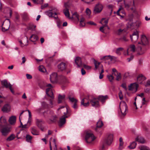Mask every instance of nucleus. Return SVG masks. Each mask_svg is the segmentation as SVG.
Segmentation results:
<instances>
[{
    "label": "nucleus",
    "mask_w": 150,
    "mask_h": 150,
    "mask_svg": "<svg viewBox=\"0 0 150 150\" xmlns=\"http://www.w3.org/2000/svg\"><path fill=\"white\" fill-rule=\"evenodd\" d=\"M131 40L133 43H137V54L140 55L143 54L145 50L144 47L148 43V40L146 36L142 35L141 38L139 40V33L137 31H134L132 35H130Z\"/></svg>",
    "instance_id": "nucleus-1"
},
{
    "label": "nucleus",
    "mask_w": 150,
    "mask_h": 150,
    "mask_svg": "<svg viewBox=\"0 0 150 150\" xmlns=\"http://www.w3.org/2000/svg\"><path fill=\"white\" fill-rule=\"evenodd\" d=\"M61 110V111H63L64 110L66 111V112H63L64 115L62 116L60 118L59 122V125L60 127L62 126L66 122V118L68 117V116L67 115L68 113V109L67 107L64 106H61L58 109V110Z\"/></svg>",
    "instance_id": "nucleus-2"
},
{
    "label": "nucleus",
    "mask_w": 150,
    "mask_h": 150,
    "mask_svg": "<svg viewBox=\"0 0 150 150\" xmlns=\"http://www.w3.org/2000/svg\"><path fill=\"white\" fill-rule=\"evenodd\" d=\"M96 139V137L91 132H87L85 136V139L86 142L89 144H92Z\"/></svg>",
    "instance_id": "nucleus-3"
},
{
    "label": "nucleus",
    "mask_w": 150,
    "mask_h": 150,
    "mask_svg": "<svg viewBox=\"0 0 150 150\" xmlns=\"http://www.w3.org/2000/svg\"><path fill=\"white\" fill-rule=\"evenodd\" d=\"M120 112L122 115H125L127 113V107L126 103L124 101H121L120 105Z\"/></svg>",
    "instance_id": "nucleus-4"
},
{
    "label": "nucleus",
    "mask_w": 150,
    "mask_h": 150,
    "mask_svg": "<svg viewBox=\"0 0 150 150\" xmlns=\"http://www.w3.org/2000/svg\"><path fill=\"white\" fill-rule=\"evenodd\" d=\"M1 127V128L0 129V132L2 135L4 136H6L11 132V127L8 126H2Z\"/></svg>",
    "instance_id": "nucleus-5"
},
{
    "label": "nucleus",
    "mask_w": 150,
    "mask_h": 150,
    "mask_svg": "<svg viewBox=\"0 0 150 150\" xmlns=\"http://www.w3.org/2000/svg\"><path fill=\"white\" fill-rule=\"evenodd\" d=\"M27 111L28 112V121L27 124L24 125H22V123L21 122V121L20 119V121L21 122V125H22V127L23 128H27L29 127L32 124V118L31 117V115L30 112L29 110H27Z\"/></svg>",
    "instance_id": "nucleus-6"
},
{
    "label": "nucleus",
    "mask_w": 150,
    "mask_h": 150,
    "mask_svg": "<svg viewBox=\"0 0 150 150\" xmlns=\"http://www.w3.org/2000/svg\"><path fill=\"white\" fill-rule=\"evenodd\" d=\"M59 83L62 85V88L64 89V87H65L67 86V84L69 83L68 79L64 76H61L59 79Z\"/></svg>",
    "instance_id": "nucleus-7"
},
{
    "label": "nucleus",
    "mask_w": 150,
    "mask_h": 150,
    "mask_svg": "<svg viewBox=\"0 0 150 150\" xmlns=\"http://www.w3.org/2000/svg\"><path fill=\"white\" fill-rule=\"evenodd\" d=\"M18 42L20 47H22L26 46L28 44L27 38L25 36L23 37L21 39L18 40Z\"/></svg>",
    "instance_id": "nucleus-8"
},
{
    "label": "nucleus",
    "mask_w": 150,
    "mask_h": 150,
    "mask_svg": "<svg viewBox=\"0 0 150 150\" xmlns=\"http://www.w3.org/2000/svg\"><path fill=\"white\" fill-rule=\"evenodd\" d=\"M56 9L54 8L53 9L49 10L45 12V14L48 16L49 17H53L55 19L57 18V16H56L57 14L56 12Z\"/></svg>",
    "instance_id": "nucleus-9"
},
{
    "label": "nucleus",
    "mask_w": 150,
    "mask_h": 150,
    "mask_svg": "<svg viewBox=\"0 0 150 150\" xmlns=\"http://www.w3.org/2000/svg\"><path fill=\"white\" fill-rule=\"evenodd\" d=\"M139 86V85L137 83L135 82L131 83L129 86V90L132 92L133 93L136 92Z\"/></svg>",
    "instance_id": "nucleus-10"
},
{
    "label": "nucleus",
    "mask_w": 150,
    "mask_h": 150,
    "mask_svg": "<svg viewBox=\"0 0 150 150\" xmlns=\"http://www.w3.org/2000/svg\"><path fill=\"white\" fill-rule=\"evenodd\" d=\"M146 79V77L142 74H139L137 78V83L140 84H144L145 83V81Z\"/></svg>",
    "instance_id": "nucleus-11"
},
{
    "label": "nucleus",
    "mask_w": 150,
    "mask_h": 150,
    "mask_svg": "<svg viewBox=\"0 0 150 150\" xmlns=\"http://www.w3.org/2000/svg\"><path fill=\"white\" fill-rule=\"evenodd\" d=\"M35 122L36 125L40 128L42 131H44V127L42 126V124L44 123L42 120L41 119H38L36 118L35 119Z\"/></svg>",
    "instance_id": "nucleus-12"
},
{
    "label": "nucleus",
    "mask_w": 150,
    "mask_h": 150,
    "mask_svg": "<svg viewBox=\"0 0 150 150\" xmlns=\"http://www.w3.org/2000/svg\"><path fill=\"white\" fill-rule=\"evenodd\" d=\"M103 6L102 4L98 3L95 6L93 10V12L95 13H100L102 10Z\"/></svg>",
    "instance_id": "nucleus-13"
},
{
    "label": "nucleus",
    "mask_w": 150,
    "mask_h": 150,
    "mask_svg": "<svg viewBox=\"0 0 150 150\" xmlns=\"http://www.w3.org/2000/svg\"><path fill=\"white\" fill-rule=\"evenodd\" d=\"M57 74L56 73H53L50 75V80L51 82L54 83L57 81Z\"/></svg>",
    "instance_id": "nucleus-14"
},
{
    "label": "nucleus",
    "mask_w": 150,
    "mask_h": 150,
    "mask_svg": "<svg viewBox=\"0 0 150 150\" xmlns=\"http://www.w3.org/2000/svg\"><path fill=\"white\" fill-rule=\"evenodd\" d=\"M11 106L9 104L5 105L1 108L2 111L5 113H8L11 110Z\"/></svg>",
    "instance_id": "nucleus-15"
},
{
    "label": "nucleus",
    "mask_w": 150,
    "mask_h": 150,
    "mask_svg": "<svg viewBox=\"0 0 150 150\" xmlns=\"http://www.w3.org/2000/svg\"><path fill=\"white\" fill-rule=\"evenodd\" d=\"M90 103L92 106L95 107H97L99 105L98 99L93 98L90 101Z\"/></svg>",
    "instance_id": "nucleus-16"
},
{
    "label": "nucleus",
    "mask_w": 150,
    "mask_h": 150,
    "mask_svg": "<svg viewBox=\"0 0 150 150\" xmlns=\"http://www.w3.org/2000/svg\"><path fill=\"white\" fill-rule=\"evenodd\" d=\"M113 139V134H109L105 141V142L106 144L108 145H110L112 143Z\"/></svg>",
    "instance_id": "nucleus-17"
},
{
    "label": "nucleus",
    "mask_w": 150,
    "mask_h": 150,
    "mask_svg": "<svg viewBox=\"0 0 150 150\" xmlns=\"http://www.w3.org/2000/svg\"><path fill=\"white\" fill-rule=\"evenodd\" d=\"M16 117L12 115L9 117L8 122L11 125H14L16 122Z\"/></svg>",
    "instance_id": "nucleus-18"
},
{
    "label": "nucleus",
    "mask_w": 150,
    "mask_h": 150,
    "mask_svg": "<svg viewBox=\"0 0 150 150\" xmlns=\"http://www.w3.org/2000/svg\"><path fill=\"white\" fill-rule=\"evenodd\" d=\"M74 61L75 64L78 67H80L82 66V64L81 58L79 57H76Z\"/></svg>",
    "instance_id": "nucleus-19"
},
{
    "label": "nucleus",
    "mask_w": 150,
    "mask_h": 150,
    "mask_svg": "<svg viewBox=\"0 0 150 150\" xmlns=\"http://www.w3.org/2000/svg\"><path fill=\"white\" fill-rule=\"evenodd\" d=\"M52 138H51L50 139V150H57V148L56 147V140L55 139H53V141H52L54 145V146L53 148L51 146V143H52Z\"/></svg>",
    "instance_id": "nucleus-20"
},
{
    "label": "nucleus",
    "mask_w": 150,
    "mask_h": 150,
    "mask_svg": "<svg viewBox=\"0 0 150 150\" xmlns=\"http://www.w3.org/2000/svg\"><path fill=\"white\" fill-rule=\"evenodd\" d=\"M65 63L61 62L58 65V68L59 71H62L65 69L66 68Z\"/></svg>",
    "instance_id": "nucleus-21"
},
{
    "label": "nucleus",
    "mask_w": 150,
    "mask_h": 150,
    "mask_svg": "<svg viewBox=\"0 0 150 150\" xmlns=\"http://www.w3.org/2000/svg\"><path fill=\"white\" fill-rule=\"evenodd\" d=\"M52 88L49 87L47 88L46 90V93L47 95L50 97L52 99H53L54 97L53 95V93L51 91Z\"/></svg>",
    "instance_id": "nucleus-22"
},
{
    "label": "nucleus",
    "mask_w": 150,
    "mask_h": 150,
    "mask_svg": "<svg viewBox=\"0 0 150 150\" xmlns=\"http://www.w3.org/2000/svg\"><path fill=\"white\" fill-rule=\"evenodd\" d=\"M71 18L70 19L75 20L77 22L79 21V16L76 12H75L72 13V16Z\"/></svg>",
    "instance_id": "nucleus-23"
},
{
    "label": "nucleus",
    "mask_w": 150,
    "mask_h": 150,
    "mask_svg": "<svg viewBox=\"0 0 150 150\" xmlns=\"http://www.w3.org/2000/svg\"><path fill=\"white\" fill-rule=\"evenodd\" d=\"M6 123V120L5 117L1 116L0 118V127H2L3 125Z\"/></svg>",
    "instance_id": "nucleus-24"
},
{
    "label": "nucleus",
    "mask_w": 150,
    "mask_h": 150,
    "mask_svg": "<svg viewBox=\"0 0 150 150\" xmlns=\"http://www.w3.org/2000/svg\"><path fill=\"white\" fill-rule=\"evenodd\" d=\"M31 131L32 133L34 135H38L39 132L35 127H33L31 128Z\"/></svg>",
    "instance_id": "nucleus-25"
},
{
    "label": "nucleus",
    "mask_w": 150,
    "mask_h": 150,
    "mask_svg": "<svg viewBox=\"0 0 150 150\" xmlns=\"http://www.w3.org/2000/svg\"><path fill=\"white\" fill-rule=\"evenodd\" d=\"M81 105L84 107H87L89 105V103L86 98H84L81 100Z\"/></svg>",
    "instance_id": "nucleus-26"
},
{
    "label": "nucleus",
    "mask_w": 150,
    "mask_h": 150,
    "mask_svg": "<svg viewBox=\"0 0 150 150\" xmlns=\"http://www.w3.org/2000/svg\"><path fill=\"white\" fill-rule=\"evenodd\" d=\"M119 141L120 144L118 149L119 150H122L124 148V142L122 137L120 138Z\"/></svg>",
    "instance_id": "nucleus-27"
},
{
    "label": "nucleus",
    "mask_w": 150,
    "mask_h": 150,
    "mask_svg": "<svg viewBox=\"0 0 150 150\" xmlns=\"http://www.w3.org/2000/svg\"><path fill=\"white\" fill-rule=\"evenodd\" d=\"M135 141L140 143H144L145 142L144 139L142 137H137L136 138Z\"/></svg>",
    "instance_id": "nucleus-28"
},
{
    "label": "nucleus",
    "mask_w": 150,
    "mask_h": 150,
    "mask_svg": "<svg viewBox=\"0 0 150 150\" xmlns=\"http://www.w3.org/2000/svg\"><path fill=\"white\" fill-rule=\"evenodd\" d=\"M129 50L132 52H134L136 50L135 46L134 45H130L128 48L127 51Z\"/></svg>",
    "instance_id": "nucleus-29"
},
{
    "label": "nucleus",
    "mask_w": 150,
    "mask_h": 150,
    "mask_svg": "<svg viewBox=\"0 0 150 150\" xmlns=\"http://www.w3.org/2000/svg\"><path fill=\"white\" fill-rule=\"evenodd\" d=\"M107 98V96H99L98 98V101H100L102 103H104L105 101V100Z\"/></svg>",
    "instance_id": "nucleus-30"
},
{
    "label": "nucleus",
    "mask_w": 150,
    "mask_h": 150,
    "mask_svg": "<svg viewBox=\"0 0 150 150\" xmlns=\"http://www.w3.org/2000/svg\"><path fill=\"white\" fill-rule=\"evenodd\" d=\"M108 22V19L105 18H102L100 21V23L105 26H107V24Z\"/></svg>",
    "instance_id": "nucleus-31"
},
{
    "label": "nucleus",
    "mask_w": 150,
    "mask_h": 150,
    "mask_svg": "<svg viewBox=\"0 0 150 150\" xmlns=\"http://www.w3.org/2000/svg\"><path fill=\"white\" fill-rule=\"evenodd\" d=\"M2 84L6 88H9L11 85L10 83H8L6 80H4L1 82Z\"/></svg>",
    "instance_id": "nucleus-32"
},
{
    "label": "nucleus",
    "mask_w": 150,
    "mask_h": 150,
    "mask_svg": "<svg viewBox=\"0 0 150 150\" xmlns=\"http://www.w3.org/2000/svg\"><path fill=\"white\" fill-rule=\"evenodd\" d=\"M6 20H7L8 22V27L6 29L5 28L2 27V30L3 32H5L7 30H8L9 28L10 25V21L8 19H6Z\"/></svg>",
    "instance_id": "nucleus-33"
},
{
    "label": "nucleus",
    "mask_w": 150,
    "mask_h": 150,
    "mask_svg": "<svg viewBox=\"0 0 150 150\" xmlns=\"http://www.w3.org/2000/svg\"><path fill=\"white\" fill-rule=\"evenodd\" d=\"M65 97V95L63 94L62 95H59L58 96V103H61L62 101L63 100Z\"/></svg>",
    "instance_id": "nucleus-34"
},
{
    "label": "nucleus",
    "mask_w": 150,
    "mask_h": 150,
    "mask_svg": "<svg viewBox=\"0 0 150 150\" xmlns=\"http://www.w3.org/2000/svg\"><path fill=\"white\" fill-rule=\"evenodd\" d=\"M137 145V143L136 142H133L131 143L130 145L128 146V147L130 149H133L136 147Z\"/></svg>",
    "instance_id": "nucleus-35"
},
{
    "label": "nucleus",
    "mask_w": 150,
    "mask_h": 150,
    "mask_svg": "<svg viewBox=\"0 0 150 150\" xmlns=\"http://www.w3.org/2000/svg\"><path fill=\"white\" fill-rule=\"evenodd\" d=\"M64 13L65 16L69 19H71V18L69 16V10L68 9H65L64 10Z\"/></svg>",
    "instance_id": "nucleus-36"
},
{
    "label": "nucleus",
    "mask_w": 150,
    "mask_h": 150,
    "mask_svg": "<svg viewBox=\"0 0 150 150\" xmlns=\"http://www.w3.org/2000/svg\"><path fill=\"white\" fill-rule=\"evenodd\" d=\"M85 18L83 17L81 18L80 21V25L81 27H84L85 25Z\"/></svg>",
    "instance_id": "nucleus-37"
},
{
    "label": "nucleus",
    "mask_w": 150,
    "mask_h": 150,
    "mask_svg": "<svg viewBox=\"0 0 150 150\" xmlns=\"http://www.w3.org/2000/svg\"><path fill=\"white\" fill-rule=\"evenodd\" d=\"M38 39V37L37 36L35 35H32L30 38V39L31 41L33 42H34L37 40Z\"/></svg>",
    "instance_id": "nucleus-38"
},
{
    "label": "nucleus",
    "mask_w": 150,
    "mask_h": 150,
    "mask_svg": "<svg viewBox=\"0 0 150 150\" xmlns=\"http://www.w3.org/2000/svg\"><path fill=\"white\" fill-rule=\"evenodd\" d=\"M123 50V48L122 47H119L117 48L115 51V53L118 55H120L121 54V52Z\"/></svg>",
    "instance_id": "nucleus-39"
},
{
    "label": "nucleus",
    "mask_w": 150,
    "mask_h": 150,
    "mask_svg": "<svg viewBox=\"0 0 150 150\" xmlns=\"http://www.w3.org/2000/svg\"><path fill=\"white\" fill-rule=\"evenodd\" d=\"M15 137L16 136L14 134H12L7 138L6 140L7 141H11L14 139Z\"/></svg>",
    "instance_id": "nucleus-40"
},
{
    "label": "nucleus",
    "mask_w": 150,
    "mask_h": 150,
    "mask_svg": "<svg viewBox=\"0 0 150 150\" xmlns=\"http://www.w3.org/2000/svg\"><path fill=\"white\" fill-rule=\"evenodd\" d=\"M85 12L88 18H90L91 14V11L88 8H87L86 9Z\"/></svg>",
    "instance_id": "nucleus-41"
},
{
    "label": "nucleus",
    "mask_w": 150,
    "mask_h": 150,
    "mask_svg": "<svg viewBox=\"0 0 150 150\" xmlns=\"http://www.w3.org/2000/svg\"><path fill=\"white\" fill-rule=\"evenodd\" d=\"M68 98L70 101L73 103H74L78 101V100L74 97L69 96Z\"/></svg>",
    "instance_id": "nucleus-42"
},
{
    "label": "nucleus",
    "mask_w": 150,
    "mask_h": 150,
    "mask_svg": "<svg viewBox=\"0 0 150 150\" xmlns=\"http://www.w3.org/2000/svg\"><path fill=\"white\" fill-rule=\"evenodd\" d=\"M39 70L40 71L42 72H45L46 71V70L45 67L42 66H40L39 67Z\"/></svg>",
    "instance_id": "nucleus-43"
},
{
    "label": "nucleus",
    "mask_w": 150,
    "mask_h": 150,
    "mask_svg": "<svg viewBox=\"0 0 150 150\" xmlns=\"http://www.w3.org/2000/svg\"><path fill=\"white\" fill-rule=\"evenodd\" d=\"M34 4H42L43 3V0H32Z\"/></svg>",
    "instance_id": "nucleus-44"
},
{
    "label": "nucleus",
    "mask_w": 150,
    "mask_h": 150,
    "mask_svg": "<svg viewBox=\"0 0 150 150\" xmlns=\"http://www.w3.org/2000/svg\"><path fill=\"white\" fill-rule=\"evenodd\" d=\"M103 125V123L102 121L101 120H99L97 123V127L100 128Z\"/></svg>",
    "instance_id": "nucleus-45"
},
{
    "label": "nucleus",
    "mask_w": 150,
    "mask_h": 150,
    "mask_svg": "<svg viewBox=\"0 0 150 150\" xmlns=\"http://www.w3.org/2000/svg\"><path fill=\"white\" fill-rule=\"evenodd\" d=\"M94 63L95 66V68L96 69H97L98 68L99 66L100 65V63L94 60Z\"/></svg>",
    "instance_id": "nucleus-46"
},
{
    "label": "nucleus",
    "mask_w": 150,
    "mask_h": 150,
    "mask_svg": "<svg viewBox=\"0 0 150 150\" xmlns=\"http://www.w3.org/2000/svg\"><path fill=\"white\" fill-rule=\"evenodd\" d=\"M140 150H149V148L146 146H142L139 147Z\"/></svg>",
    "instance_id": "nucleus-47"
},
{
    "label": "nucleus",
    "mask_w": 150,
    "mask_h": 150,
    "mask_svg": "<svg viewBox=\"0 0 150 150\" xmlns=\"http://www.w3.org/2000/svg\"><path fill=\"white\" fill-rule=\"evenodd\" d=\"M107 77L109 81L110 82H112L113 79V76L112 75H107Z\"/></svg>",
    "instance_id": "nucleus-48"
},
{
    "label": "nucleus",
    "mask_w": 150,
    "mask_h": 150,
    "mask_svg": "<svg viewBox=\"0 0 150 150\" xmlns=\"http://www.w3.org/2000/svg\"><path fill=\"white\" fill-rule=\"evenodd\" d=\"M122 9H123L122 7L121 6L119 8V9L117 12V14L118 16H120L122 17V16H121L120 15V14H119V12H120V11L121 12H122V13H123L122 12Z\"/></svg>",
    "instance_id": "nucleus-49"
},
{
    "label": "nucleus",
    "mask_w": 150,
    "mask_h": 150,
    "mask_svg": "<svg viewBox=\"0 0 150 150\" xmlns=\"http://www.w3.org/2000/svg\"><path fill=\"white\" fill-rule=\"evenodd\" d=\"M26 141L28 142H30L31 141L32 137L28 134L26 135Z\"/></svg>",
    "instance_id": "nucleus-50"
},
{
    "label": "nucleus",
    "mask_w": 150,
    "mask_h": 150,
    "mask_svg": "<svg viewBox=\"0 0 150 150\" xmlns=\"http://www.w3.org/2000/svg\"><path fill=\"white\" fill-rule=\"evenodd\" d=\"M116 79L117 81L120 80L121 79V76L120 73H118L116 74Z\"/></svg>",
    "instance_id": "nucleus-51"
},
{
    "label": "nucleus",
    "mask_w": 150,
    "mask_h": 150,
    "mask_svg": "<svg viewBox=\"0 0 150 150\" xmlns=\"http://www.w3.org/2000/svg\"><path fill=\"white\" fill-rule=\"evenodd\" d=\"M120 40L122 41L126 42L128 41V39L126 36H124L120 38Z\"/></svg>",
    "instance_id": "nucleus-52"
},
{
    "label": "nucleus",
    "mask_w": 150,
    "mask_h": 150,
    "mask_svg": "<svg viewBox=\"0 0 150 150\" xmlns=\"http://www.w3.org/2000/svg\"><path fill=\"white\" fill-rule=\"evenodd\" d=\"M47 106V103L45 102H43L41 103V107L44 109Z\"/></svg>",
    "instance_id": "nucleus-53"
},
{
    "label": "nucleus",
    "mask_w": 150,
    "mask_h": 150,
    "mask_svg": "<svg viewBox=\"0 0 150 150\" xmlns=\"http://www.w3.org/2000/svg\"><path fill=\"white\" fill-rule=\"evenodd\" d=\"M123 30V29H119L116 31L115 33L116 34L119 35L121 33Z\"/></svg>",
    "instance_id": "nucleus-54"
},
{
    "label": "nucleus",
    "mask_w": 150,
    "mask_h": 150,
    "mask_svg": "<svg viewBox=\"0 0 150 150\" xmlns=\"http://www.w3.org/2000/svg\"><path fill=\"white\" fill-rule=\"evenodd\" d=\"M73 103L74 104L72 105V107L75 109H76L78 107V102H76Z\"/></svg>",
    "instance_id": "nucleus-55"
},
{
    "label": "nucleus",
    "mask_w": 150,
    "mask_h": 150,
    "mask_svg": "<svg viewBox=\"0 0 150 150\" xmlns=\"http://www.w3.org/2000/svg\"><path fill=\"white\" fill-rule=\"evenodd\" d=\"M57 27L59 28H62V23L60 21H58L57 22Z\"/></svg>",
    "instance_id": "nucleus-56"
},
{
    "label": "nucleus",
    "mask_w": 150,
    "mask_h": 150,
    "mask_svg": "<svg viewBox=\"0 0 150 150\" xmlns=\"http://www.w3.org/2000/svg\"><path fill=\"white\" fill-rule=\"evenodd\" d=\"M107 57H109L111 61H112L113 59L114 58H115V57L113 56H111V55H108L107 56H105L104 57V58H105Z\"/></svg>",
    "instance_id": "nucleus-57"
},
{
    "label": "nucleus",
    "mask_w": 150,
    "mask_h": 150,
    "mask_svg": "<svg viewBox=\"0 0 150 150\" xmlns=\"http://www.w3.org/2000/svg\"><path fill=\"white\" fill-rule=\"evenodd\" d=\"M83 67L86 69L88 70L91 69V66L86 65V64H84L83 65Z\"/></svg>",
    "instance_id": "nucleus-58"
},
{
    "label": "nucleus",
    "mask_w": 150,
    "mask_h": 150,
    "mask_svg": "<svg viewBox=\"0 0 150 150\" xmlns=\"http://www.w3.org/2000/svg\"><path fill=\"white\" fill-rule=\"evenodd\" d=\"M112 74H114L115 75H116V74L118 73L117 71L115 68H113L112 69Z\"/></svg>",
    "instance_id": "nucleus-59"
},
{
    "label": "nucleus",
    "mask_w": 150,
    "mask_h": 150,
    "mask_svg": "<svg viewBox=\"0 0 150 150\" xmlns=\"http://www.w3.org/2000/svg\"><path fill=\"white\" fill-rule=\"evenodd\" d=\"M44 108H43L42 107L41 108H40L37 109L36 110V111L38 113H40L41 112L42 110Z\"/></svg>",
    "instance_id": "nucleus-60"
},
{
    "label": "nucleus",
    "mask_w": 150,
    "mask_h": 150,
    "mask_svg": "<svg viewBox=\"0 0 150 150\" xmlns=\"http://www.w3.org/2000/svg\"><path fill=\"white\" fill-rule=\"evenodd\" d=\"M141 24V22L140 21H137L136 22V25L137 27H139Z\"/></svg>",
    "instance_id": "nucleus-61"
},
{
    "label": "nucleus",
    "mask_w": 150,
    "mask_h": 150,
    "mask_svg": "<svg viewBox=\"0 0 150 150\" xmlns=\"http://www.w3.org/2000/svg\"><path fill=\"white\" fill-rule=\"evenodd\" d=\"M119 96L120 100H121L123 98V95L121 91H120L119 93Z\"/></svg>",
    "instance_id": "nucleus-62"
},
{
    "label": "nucleus",
    "mask_w": 150,
    "mask_h": 150,
    "mask_svg": "<svg viewBox=\"0 0 150 150\" xmlns=\"http://www.w3.org/2000/svg\"><path fill=\"white\" fill-rule=\"evenodd\" d=\"M146 86H150V81L148 80L147 81L146 83L144 84Z\"/></svg>",
    "instance_id": "nucleus-63"
},
{
    "label": "nucleus",
    "mask_w": 150,
    "mask_h": 150,
    "mask_svg": "<svg viewBox=\"0 0 150 150\" xmlns=\"http://www.w3.org/2000/svg\"><path fill=\"white\" fill-rule=\"evenodd\" d=\"M87 23L88 24H89V25H96V23H95L93 22L92 21H90L88 22Z\"/></svg>",
    "instance_id": "nucleus-64"
}]
</instances>
